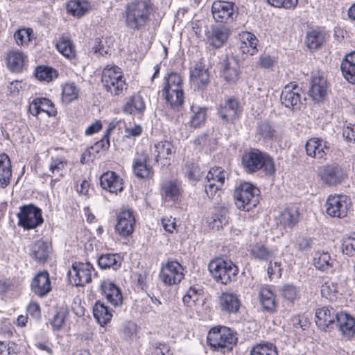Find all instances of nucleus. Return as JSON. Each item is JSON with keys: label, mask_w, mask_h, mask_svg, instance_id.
Returning a JSON list of instances; mask_svg holds the SVG:
<instances>
[{"label": "nucleus", "mask_w": 355, "mask_h": 355, "mask_svg": "<svg viewBox=\"0 0 355 355\" xmlns=\"http://www.w3.org/2000/svg\"><path fill=\"white\" fill-rule=\"evenodd\" d=\"M98 264L101 268H112L116 270L121 266V259L120 256L117 254H103L99 257Z\"/></svg>", "instance_id": "obj_50"}, {"label": "nucleus", "mask_w": 355, "mask_h": 355, "mask_svg": "<svg viewBox=\"0 0 355 355\" xmlns=\"http://www.w3.org/2000/svg\"><path fill=\"white\" fill-rule=\"evenodd\" d=\"M218 305L222 312L234 315L239 312L241 301L236 293L230 291H225L218 297Z\"/></svg>", "instance_id": "obj_26"}, {"label": "nucleus", "mask_w": 355, "mask_h": 355, "mask_svg": "<svg viewBox=\"0 0 355 355\" xmlns=\"http://www.w3.org/2000/svg\"><path fill=\"white\" fill-rule=\"evenodd\" d=\"M51 242L42 239L37 240L30 246V257L38 263H45L52 252Z\"/></svg>", "instance_id": "obj_27"}, {"label": "nucleus", "mask_w": 355, "mask_h": 355, "mask_svg": "<svg viewBox=\"0 0 355 355\" xmlns=\"http://www.w3.org/2000/svg\"><path fill=\"white\" fill-rule=\"evenodd\" d=\"M181 170L184 178L191 182H197L203 177V171L198 162L193 159H184Z\"/></svg>", "instance_id": "obj_35"}, {"label": "nucleus", "mask_w": 355, "mask_h": 355, "mask_svg": "<svg viewBox=\"0 0 355 355\" xmlns=\"http://www.w3.org/2000/svg\"><path fill=\"white\" fill-rule=\"evenodd\" d=\"M12 175V164L10 157L6 153L0 154V187L6 188L11 181Z\"/></svg>", "instance_id": "obj_41"}, {"label": "nucleus", "mask_w": 355, "mask_h": 355, "mask_svg": "<svg viewBox=\"0 0 355 355\" xmlns=\"http://www.w3.org/2000/svg\"><path fill=\"white\" fill-rule=\"evenodd\" d=\"M57 51L71 62L76 61L77 52L73 40L67 35H62L55 44Z\"/></svg>", "instance_id": "obj_34"}, {"label": "nucleus", "mask_w": 355, "mask_h": 355, "mask_svg": "<svg viewBox=\"0 0 355 355\" xmlns=\"http://www.w3.org/2000/svg\"><path fill=\"white\" fill-rule=\"evenodd\" d=\"M258 39L249 31H242L239 34V48L242 54L253 55L258 52Z\"/></svg>", "instance_id": "obj_31"}, {"label": "nucleus", "mask_w": 355, "mask_h": 355, "mask_svg": "<svg viewBox=\"0 0 355 355\" xmlns=\"http://www.w3.org/2000/svg\"><path fill=\"white\" fill-rule=\"evenodd\" d=\"M28 112L34 116H37L44 112L49 116H55L58 114L54 103L49 98L44 97L35 98L28 105Z\"/></svg>", "instance_id": "obj_28"}, {"label": "nucleus", "mask_w": 355, "mask_h": 355, "mask_svg": "<svg viewBox=\"0 0 355 355\" xmlns=\"http://www.w3.org/2000/svg\"><path fill=\"white\" fill-rule=\"evenodd\" d=\"M18 225L24 230H33L44 223L42 209L31 203L19 207L17 214Z\"/></svg>", "instance_id": "obj_11"}, {"label": "nucleus", "mask_w": 355, "mask_h": 355, "mask_svg": "<svg viewBox=\"0 0 355 355\" xmlns=\"http://www.w3.org/2000/svg\"><path fill=\"white\" fill-rule=\"evenodd\" d=\"M198 300V290L195 287H190L182 297L184 304L189 308H192Z\"/></svg>", "instance_id": "obj_62"}, {"label": "nucleus", "mask_w": 355, "mask_h": 355, "mask_svg": "<svg viewBox=\"0 0 355 355\" xmlns=\"http://www.w3.org/2000/svg\"><path fill=\"white\" fill-rule=\"evenodd\" d=\"M223 189V186L212 182H207L205 186V191L207 197L210 199L219 197Z\"/></svg>", "instance_id": "obj_64"}, {"label": "nucleus", "mask_w": 355, "mask_h": 355, "mask_svg": "<svg viewBox=\"0 0 355 355\" xmlns=\"http://www.w3.org/2000/svg\"><path fill=\"white\" fill-rule=\"evenodd\" d=\"M162 96L173 108H179L184 101L183 78L177 72H170L164 78Z\"/></svg>", "instance_id": "obj_5"}, {"label": "nucleus", "mask_w": 355, "mask_h": 355, "mask_svg": "<svg viewBox=\"0 0 355 355\" xmlns=\"http://www.w3.org/2000/svg\"><path fill=\"white\" fill-rule=\"evenodd\" d=\"M161 192L166 200L177 202L181 200L184 193L182 182L178 180H166L161 185Z\"/></svg>", "instance_id": "obj_30"}, {"label": "nucleus", "mask_w": 355, "mask_h": 355, "mask_svg": "<svg viewBox=\"0 0 355 355\" xmlns=\"http://www.w3.org/2000/svg\"><path fill=\"white\" fill-rule=\"evenodd\" d=\"M343 78L350 84L355 85V51L345 55L340 63Z\"/></svg>", "instance_id": "obj_39"}, {"label": "nucleus", "mask_w": 355, "mask_h": 355, "mask_svg": "<svg viewBox=\"0 0 355 355\" xmlns=\"http://www.w3.org/2000/svg\"><path fill=\"white\" fill-rule=\"evenodd\" d=\"M328 84L326 78L319 73L312 76L309 96L315 102H322L327 95Z\"/></svg>", "instance_id": "obj_22"}, {"label": "nucleus", "mask_w": 355, "mask_h": 355, "mask_svg": "<svg viewBox=\"0 0 355 355\" xmlns=\"http://www.w3.org/2000/svg\"><path fill=\"white\" fill-rule=\"evenodd\" d=\"M338 314V312L329 306L318 308L315 311V324L321 331H330L334 328Z\"/></svg>", "instance_id": "obj_17"}, {"label": "nucleus", "mask_w": 355, "mask_h": 355, "mask_svg": "<svg viewBox=\"0 0 355 355\" xmlns=\"http://www.w3.org/2000/svg\"><path fill=\"white\" fill-rule=\"evenodd\" d=\"M93 315L97 322L105 327L112 318V311L103 302L98 300L93 306Z\"/></svg>", "instance_id": "obj_44"}, {"label": "nucleus", "mask_w": 355, "mask_h": 355, "mask_svg": "<svg viewBox=\"0 0 355 355\" xmlns=\"http://www.w3.org/2000/svg\"><path fill=\"white\" fill-rule=\"evenodd\" d=\"M6 61L10 71L20 72L26 62V56L21 51L12 50L7 53Z\"/></svg>", "instance_id": "obj_45"}, {"label": "nucleus", "mask_w": 355, "mask_h": 355, "mask_svg": "<svg viewBox=\"0 0 355 355\" xmlns=\"http://www.w3.org/2000/svg\"><path fill=\"white\" fill-rule=\"evenodd\" d=\"M101 83L105 91L112 96L123 95L128 86L122 69L115 64H107L103 68Z\"/></svg>", "instance_id": "obj_4"}, {"label": "nucleus", "mask_w": 355, "mask_h": 355, "mask_svg": "<svg viewBox=\"0 0 355 355\" xmlns=\"http://www.w3.org/2000/svg\"><path fill=\"white\" fill-rule=\"evenodd\" d=\"M228 38L227 33L221 28H216L213 31L209 37L210 45L214 48H220Z\"/></svg>", "instance_id": "obj_57"}, {"label": "nucleus", "mask_w": 355, "mask_h": 355, "mask_svg": "<svg viewBox=\"0 0 355 355\" xmlns=\"http://www.w3.org/2000/svg\"><path fill=\"white\" fill-rule=\"evenodd\" d=\"M71 283L76 286H84L92 282L97 272L89 262L75 261L69 272Z\"/></svg>", "instance_id": "obj_12"}, {"label": "nucleus", "mask_w": 355, "mask_h": 355, "mask_svg": "<svg viewBox=\"0 0 355 355\" xmlns=\"http://www.w3.org/2000/svg\"><path fill=\"white\" fill-rule=\"evenodd\" d=\"M250 254L256 259L268 261L272 256L273 253L266 248L263 245L255 244L250 250Z\"/></svg>", "instance_id": "obj_58"}, {"label": "nucleus", "mask_w": 355, "mask_h": 355, "mask_svg": "<svg viewBox=\"0 0 355 355\" xmlns=\"http://www.w3.org/2000/svg\"><path fill=\"white\" fill-rule=\"evenodd\" d=\"M227 178V173L225 170L217 166L211 167L206 175L207 182H212L223 187Z\"/></svg>", "instance_id": "obj_52"}, {"label": "nucleus", "mask_w": 355, "mask_h": 355, "mask_svg": "<svg viewBox=\"0 0 355 355\" xmlns=\"http://www.w3.org/2000/svg\"><path fill=\"white\" fill-rule=\"evenodd\" d=\"M327 214L334 218H343L347 216L352 207L351 199L344 194H331L327 199Z\"/></svg>", "instance_id": "obj_14"}, {"label": "nucleus", "mask_w": 355, "mask_h": 355, "mask_svg": "<svg viewBox=\"0 0 355 355\" xmlns=\"http://www.w3.org/2000/svg\"><path fill=\"white\" fill-rule=\"evenodd\" d=\"M80 89L73 82H66L62 85L61 101L69 104L79 98Z\"/></svg>", "instance_id": "obj_48"}, {"label": "nucleus", "mask_w": 355, "mask_h": 355, "mask_svg": "<svg viewBox=\"0 0 355 355\" xmlns=\"http://www.w3.org/2000/svg\"><path fill=\"white\" fill-rule=\"evenodd\" d=\"M208 270L213 279L223 285L235 282L239 271V267L233 261L220 257L209 261Z\"/></svg>", "instance_id": "obj_6"}, {"label": "nucleus", "mask_w": 355, "mask_h": 355, "mask_svg": "<svg viewBox=\"0 0 355 355\" xmlns=\"http://www.w3.org/2000/svg\"><path fill=\"white\" fill-rule=\"evenodd\" d=\"M280 99L285 107L293 110H300L302 104V88L296 82H290L282 89Z\"/></svg>", "instance_id": "obj_16"}, {"label": "nucleus", "mask_w": 355, "mask_h": 355, "mask_svg": "<svg viewBox=\"0 0 355 355\" xmlns=\"http://www.w3.org/2000/svg\"><path fill=\"white\" fill-rule=\"evenodd\" d=\"M237 338L233 331L224 325L212 327L207 332V345L213 352L225 353L232 351Z\"/></svg>", "instance_id": "obj_3"}, {"label": "nucleus", "mask_w": 355, "mask_h": 355, "mask_svg": "<svg viewBox=\"0 0 355 355\" xmlns=\"http://www.w3.org/2000/svg\"><path fill=\"white\" fill-rule=\"evenodd\" d=\"M234 3L230 1L217 0L211 6V13L216 21L227 23L232 20L235 15Z\"/></svg>", "instance_id": "obj_20"}, {"label": "nucleus", "mask_w": 355, "mask_h": 355, "mask_svg": "<svg viewBox=\"0 0 355 355\" xmlns=\"http://www.w3.org/2000/svg\"><path fill=\"white\" fill-rule=\"evenodd\" d=\"M191 81L199 89H205L209 82V73L201 62L196 63L190 73Z\"/></svg>", "instance_id": "obj_36"}, {"label": "nucleus", "mask_w": 355, "mask_h": 355, "mask_svg": "<svg viewBox=\"0 0 355 355\" xmlns=\"http://www.w3.org/2000/svg\"><path fill=\"white\" fill-rule=\"evenodd\" d=\"M123 113L127 114L143 116L146 110V103L139 93L130 96L122 107Z\"/></svg>", "instance_id": "obj_32"}, {"label": "nucleus", "mask_w": 355, "mask_h": 355, "mask_svg": "<svg viewBox=\"0 0 355 355\" xmlns=\"http://www.w3.org/2000/svg\"><path fill=\"white\" fill-rule=\"evenodd\" d=\"M341 248L344 254L348 257L355 256V233L343 239Z\"/></svg>", "instance_id": "obj_60"}, {"label": "nucleus", "mask_w": 355, "mask_h": 355, "mask_svg": "<svg viewBox=\"0 0 355 355\" xmlns=\"http://www.w3.org/2000/svg\"><path fill=\"white\" fill-rule=\"evenodd\" d=\"M313 264L317 270L328 272L334 268V260L328 252L317 251L314 254Z\"/></svg>", "instance_id": "obj_47"}, {"label": "nucleus", "mask_w": 355, "mask_h": 355, "mask_svg": "<svg viewBox=\"0 0 355 355\" xmlns=\"http://www.w3.org/2000/svg\"><path fill=\"white\" fill-rule=\"evenodd\" d=\"M279 292L282 297L289 302L293 303L300 297V289L292 284H284Z\"/></svg>", "instance_id": "obj_54"}, {"label": "nucleus", "mask_w": 355, "mask_h": 355, "mask_svg": "<svg viewBox=\"0 0 355 355\" xmlns=\"http://www.w3.org/2000/svg\"><path fill=\"white\" fill-rule=\"evenodd\" d=\"M227 209L223 207L214 208L212 215L207 218V222L210 229L219 230L223 228L226 218Z\"/></svg>", "instance_id": "obj_49"}, {"label": "nucleus", "mask_w": 355, "mask_h": 355, "mask_svg": "<svg viewBox=\"0 0 355 355\" xmlns=\"http://www.w3.org/2000/svg\"><path fill=\"white\" fill-rule=\"evenodd\" d=\"M257 133L266 140H271L275 136V130L268 121L261 122L257 127Z\"/></svg>", "instance_id": "obj_61"}, {"label": "nucleus", "mask_w": 355, "mask_h": 355, "mask_svg": "<svg viewBox=\"0 0 355 355\" xmlns=\"http://www.w3.org/2000/svg\"><path fill=\"white\" fill-rule=\"evenodd\" d=\"M220 74L225 82L235 84L240 78L241 70L239 60L234 56H226L219 64Z\"/></svg>", "instance_id": "obj_18"}, {"label": "nucleus", "mask_w": 355, "mask_h": 355, "mask_svg": "<svg viewBox=\"0 0 355 355\" xmlns=\"http://www.w3.org/2000/svg\"><path fill=\"white\" fill-rule=\"evenodd\" d=\"M67 161L63 157H52L49 166V170L51 173L47 176L52 178L51 181L56 182L64 175Z\"/></svg>", "instance_id": "obj_42"}, {"label": "nucleus", "mask_w": 355, "mask_h": 355, "mask_svg": "<svg viewBox=\"0 0 355 355\" xmlns=\"http://www.w3.org/2000/svg\"><path fill=\"white\" fill-rule=\"evenodd\" d=\"M299 209L295 206L286 207L277 217L278 223L284 228H293L299 222Z\"/></svg>", "instance_id": "obj_37"}, {"label": "nucleus", "mask_w": 355, "mask_h": 355, "mask_svg": "<svg viewBox=\"0 0 355 355\" xmlns=\"http://www.w3.org/2000/svg\"><path fill=\"white\" fill-rule=\"evenodd\" d=\"M15 40L18 45H28L33 38V31L31 28H23L14 34Z\"/></svg>", "instance_id": "obj_56"}, {"label": "nucleus", "mask_w": 355, "mask_h": 355, "mask_svg": "<svg viewBox=\"0 0 355 355\" xmlns=\"http://www.w3.org/2000/svg\"><path fill=\"white\" fill-rule=\"evenodd\" d=\"M216 110L223 124L234 125L241 118L243 107L238 98L231 96L219 104Z\"/></svg>", "instance_id": "obj_10"}, {"label": "nucleus", "mask_w": 355, "mask_h": 355, "mask_svg": "<svg viewBox=\"0 0 355 355\" xmlns=\"http://www.w3.org/2000/svg\"><path fill=\"white\" fill-rule=\"evenodd\" d=\"M99 180L101 187L110 193L118 195L124 190V180L115 171L104 172Z\"/></svg>", "instance_id": "obj_19"}, {"label": "nucleus", "mask_w": 355, "mask_h": 355, "mask_svg": "<svg viewBox=\"0 0 355 355\" xmlns=\"http://www.w3.org/2000/svg\"><path fill=\"white\" fill-rule=\"evenodd\" d=\"M35 76L40 81L49 83L58 77L59 72L57 69L51 67L47 65H39L35 68Z\"/></svg>", "instance_id": "obj_51"}, {"label": "nucleus", "mask_w": 355, "mask_h": 355, "mask_svg": "<svg viewBox=\"0 0 355 355\" xmlns=\"http://www.w3.org/2000/svg\"><path fill=\"white\" fill-rule=\"evenodd\" d=\"M326 42V34L324 31L313 29L307 32L305 44L311 51L320 49Z\"/></svg>", "instance_id": "obj_46"}, {"label": "nucleus", "mask_w": 355, "mask_h": 355, "mask_svg": "<svg viewBox=\"0 0 355 355\" xmlns=\"http://www.w3.org/2000/svg\"><path fill=\"white\" fill-rule=\"evenodd\" d=\"M318 177L323 184L329 187H335L343 183L347 179V174L340 165L330 164L324 165L319 168Z\"/></svg>", "instance_id": "obj_15"}, {"label": "nucleus", "mask_w": 355, "mask_h": 355, "mask_svg": "<svg viewBox=\"0 0 355 355\" xmlns=\"http://www.w3.org/2000/svg\"><path fill=\"white\" fill-rule=\"evenodd\" d=\"M336 322L343 337L349 339L355 335V320L349 314L339 312Z\"/></svg>", "instance_id": "obj_38"}, {"label": "nucleus", "mask_w": 355, "mask_h": 355, "mask_svg": "<svg viewBox=\"0 0 355 355\" xmlns=\"http://www.w3.org/2000/svg\"><path fill=\"white\" fill-rule=\"evenodd\" d=\"M31 291L39 297L46 296L52 290L49 273L46 270L38 272L31 282Z\"/></svg>", "instance_id": "obj_25"}, {"label": "nucleus", "mask_w": 355, "mask_h": 355, "mask_svg": "<svg viewBox=\"0 0 355 355\" xmlns=\"http://www.w3.org/2000/svg\"><path fill=\"white\" fill-rule=\"evenodd\" d=\"M205 120L206 109L200 107L196 112H194V114L191 119V126L195 128H198L205 123Z\"/></svg>", "instance_id": "obj_63"}, {"label": "nucleus", "mask_w": 355, "mask_h": 355, "mask_svg": "<svg viewBox=\"0 0 355 355\" xmlns=\"http://www.w3.org/2000/svg\"><path fill=\"white\" fill-rule=\"evenodd\" d=\"M159 277L166 286H175L185 277L184 267L175 259H168L162 263Z\"/></svg>", "instance_id": "obj_9"}, {"label": "nucleus", "mask_w": 355, "mask_h": 355, "mask_svg": "<svg viewBox=\"0 0 355 355\" xmlns=\"http://www.w3.org/2000/svg\"><path fill=\"white\" fill-rule=\"evenodd\" d=\"M250 355H278V352L272 343H261L252 347Z\"/></svg>", "instance_id": "obj_55"}, {"label": "nucleus", "mask_w": 355, "mask_h": 355, "mask_svg": "<svg viewBox=\"0 0 355 355\" xmlns=\"http://www.w3.org/2000/svg\"><path fill=\"white\" fill-rule=\"evenodd\" d=\"M101 293L107 302L114 307H118L122 305L123 297L121 289L113 282L105 279L103 280L100 284Z\"/></svg>", "instance_id": "obj_21"}, {"label": "nucleus", "mask_w": 355, "mask_h": 355, "mask_svg": "<svg viewBox=\"0 0 355 355\" xmlns=\"http://www.w3.org/2000/svg\"><path fill=\"white\" fill-rule=\"evenodd\" d=\"M234 199L239 210L249 211L259 203L260 191L252 184L244 182L235 188Z\"/></svg>", "instance_id": "obj_7"}, {"label": "nucleus", "mask_w": 355, "mask_h": 355, "mask_svg": "<svg viewBox=\"0 0 355 355\" xmlns=\"http://www.w3.org/2000/svg\"><path fill=\"white\" fill-rule=\"evenodd\" d=\"M266 2L276 8L293 10L298 5V0H265Z\"/></svg>", "instance_id": "obj_59"}, {"label": "nucleus", "mask_w": 355, "mask_h": 355, "mask_svg": "<svg viewBox=\"0 0 355 355\" xmlns=\"http://www.w3.org/2000/svg\"><path fill=\"white\" fill-rule=\"evenodd\" d=\"M306 153L309 157L320 161L327 159L330 147L327 141L318 137H312L305 144Z\"/></svg>", "instance_id": "obj_23"}, {"label": "nucleus", "mask_w": 355, "mask_h": 355, "mask_svg": "<svg viewBox=\"0 0 355 355\" xmlns=\"http://www.w3.org/2000/svg\"><path fill=\"white\" fill-rule=\"evenodd\" d=\"M175 153L172 141L168 140L159 141L154 144V160L155 163L163 166L171 164V156Z\"/></svg>", "instance_id": "obj_24"}, {"label": "nucleus", "mask_w": 355, "mask_h": 355, "mask_svg": "<svg viewBox=\"0 0 355 355\" xmlns=\"http://www.w3.org/2000/svg\"><path fill=\"white\" fill-rule=\"evenodd\" d=\"M69 319V311L67 307H57L54 314L49 320L51 329L54 331H59L64 329Z\"/></svg>", "instance_id": "obj_40"}, {"label": "nucleus", "mask_w": 355, "mask_h": 355, "mask_svg": "<svg viewBox=\"0 0 355 355\" xmlns=\"http://www.w3.org/2000/svg\"><path fill=\"white\" fill-rule=\"evenodd\" d=\"M259 302L263 309L269 313H275L277 310V302L276 295L268 285L260 287L258 293Z\"/></svg>", "instance_id": "obj_33"}, {"label": "nucleus", "mask_w": 355, "mask_h": 355, "mask_svg": "<svg viewBox=\"0 0 355 355\" xmlns=\"http://www.w3.org/2000/svg\"><path fill=\"white\" fill-rule=\"evenodd\" d=\"M136 211L128 206H122L116 212L114 232L121 239L131 237L136 226Z\"/></svg>", "instance_id": "obj_8"}, {"label": "nucleus", "mask_w": 355, "mask_h": 355, "mask_svg": "<svg viewBox=\"0 0 355 355\" xmlns=\"http://www.w3.org/2000/svg\"><path fill=\"white\" fill-rule=\"evenodd\" d=\"M241 166L248 174L261 172L266 176H272L276 171L273 158L257 148H251L243 154Z\"/></svg>", "instance_id": "obj_2"}, {"label": "nucleus", "mask_w": 355, "mask_h": 355, "mask_svg": "<svg viewBox=\"0 0 355 355\" xmlns=\"http://www.w3.org/2000/svg\"><path fill=\"white\" fill-rule=\"evenodd\" d=\"M116 126V123L115 121H112L109 123L108 127L101 138L99 141H96L92 146L89 148H87L85 152L82 154L80 162L84 164L86 161H88L91 154L93 152L98 153L100 152L106 151L110 146V137Z\"/></svg>", "instance_id": "obj_29"}, {"label": "nucleus", "mask_w": 355, "mask_h": 355, "mask_svg": "<svg viewBox=\"0 0 355 355\" xmlns=\"http://www.w3.org/2000/svg\"><path fill=\"white\" fill-rule=\"evenodd\" d=\"M157 10L153 0H132L125 4L121 17L128 29L139 31L155 18Z\"/></svg>", "instance_id": "obj_1"}, {"label": "nucleus", "mask_w": 355, "mask_h": 355, "mask_svg": "<svg viewBox=\"0 0 355 355\" xmlns=\"http://www.w3.org/2000/svg\"><path fill=\"white\" fill-rule=\"evenodd\" d=\"M132 171L139 180L145 182L153 180L155 169L150 164V157L146 150L137 151L132 159Z\"/></svg>", "instance_id": "obj_13"}, {"label": "nucleus", "mask_w": 355, "mask_h": 355, "mask_svg": "<svg viewBox=\"0 0 355 355\" xmlns=\"http://www.w3.org/2000/svg\"><path fill=\"white\" fill-rule=\"evenodd\" d=\"M66 8L69 14L77 18L83 17L92 9L87 0H70Z\"/></svg>", "instance_id": "obj_43"}, {"label": "nucleus", "mask_w": 355, "mask_h": 355, "mask_svg": "<svg viewBox=\"0 0 355 355\" xmlns=\"http://www.w3.org/2000/svg\"><path fill=\"white\" fill-rule=\"evenodd\" d=\"M322 297L329 301H335L338 296L339 291L338 284L331 282L330 279L324 282L320 286Z\"/></svg>", "instance_id": "obj_53"}]
</instances>
